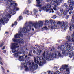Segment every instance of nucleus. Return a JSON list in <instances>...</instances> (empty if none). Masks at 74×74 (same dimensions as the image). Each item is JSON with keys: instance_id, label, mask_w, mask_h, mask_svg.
Wrapping results in <instances>:
<instances>
[{"instance_id": "nucleus-33", "label": "nucleus", "mask_w": 74, "mask_h": 74, "mask_svg": "<svg viewBox=\"0 0 74 74\" xmlns=\"http://www.w3.org/2000/svg\"><path fill=\"white\" fill-rule=\"evenodd\" d=\"M3 45L4 44L2 43V44L0 45V47H2V46H3Z\"/></svg>"}, {"instance_id": "nucleus-30", "label": "nucleus", "mask_w": 74, "mask_h": 74, "mask_svg": "<svg viewBox=\"0 0 74 74\" xmlns=\"http://www.w3.org/2000/svg\"><path fill=\"white\" fill-rule=\"evenodd\" d=\"M32 51H31V52H29V56H32V55H31V54H32Z\"/></svg>"}, {"instance_id": "nucleus-16", "label": "nucleus", "mask_w": 74, "mask_h": 74, "mask_svg": "<svg viewBox=\"0 0 74 74\" xmlns=\"http://www.w3.org/2000/svg\"><path fill=\"white\" fill-rule=\"evenodd\" d=\"M48 74H59V72L58 71H57L56 73H54L53 72H51V71H48Z\"/></svg>"}, {"instance_id": "nucleus-5", "label": "nucleus", "mask_w": 74, "mask_h": 74, "mask_svg": "<svg viewBox=\"0 0 74 74\" xmlns=\"http://www.w3.org/2000/svg\"><path fill=\"white\" fill-rule=\"evenodd\" d=\"M36 7H39V11L41 12L42 10H44L46 12L49 11V10L51 9V5L48 4L47 5H45L44 6H43L41 5L38 4L36 5Z\"/></svg>"}, {"instance_id": "nucleus-35", "label": "nucleus", "mask_w": 74, "mask_h": 74, "mask_svg": "<svg viewBox=\"0 0 74 74\" xmlns=\"http://www.w3.org/2000/svg\"><path fill=\"white\" fill-rule=\"evenodd\" d=\"M14 25H17V22H15Z\"/></svg>"}, {"instance_id": "nucleus-42", "label": "nucleus", "mask_w": 74, "mask_h": 74, "mask_svg": "<svg viewBox=\"0 0 74 74\" xmlns=\"http://www.w3.org/2000/svg\"><path fill=\"white\" fill-rule=\"evenodd\" d=\"M47 0V1H48V2L49 1H50V0Z\"/></svg>"}, {"instance_id": "nucleus-50", "label": "nucleus", "mask_w": 74, "mask_h": 74, "mask_svg": "<svg viewBox=\"0 0 74 74\" xmlns=\"http://www.w3.org/2000/svg\"><path fill=\"white\" fill-rule=\"evenodd\" d=\"M1 1H2L3 0H0Z\"/></svg>"}, {"instance_id": "nucleus-29", "label": "nucleus", "mask_w": 74, "mask_h": 74, "mask_svg": "<svg viewBox=\"0 0 74 74\" xmlns=\"http://www.w3.org/2000/svg\"><path fill=\"white\" fill-rule=\"evenodd\" d=\"M21 19H22V16H20L19 17V20L21 21Z\"/></svg>"}, {"instance_id": "nucleus-31", "label": "nucleus", "mask_w": 74, "mask_h": 74, "mask_svg": "<svg viewBox=\"0 0 74 74\" xmlns=\"http://www.w3.org/2000/svg\"><path fill=\"white\" fill-rule=\"evenodd\" d=\"M34 11L35 12H36L38 11V10H37L36 9H34Z\"/></svg>"}, {"instance_id": "nucleus-13", "label": "nucleus", "mask_w": 74, "mask_h": 74, "mask_svg": "<svg viewBox=\"0 0 74 74\" xmlns=\"http://www.w3.org/2000/svg\"><path fill=\"white\" fill-rule=\"evenodd\" d=\"M42 52V51L40 50H38L37 51H35V50H34L33 51V53H36L37 55H40V53H41V52Z\"/></svg>"}, {"instance_id": "nucleus-47", "label": "nucleus", "mask_w": 74, "mask_h": 74, "mask_svg": "<svg viewBox=\"0 0 74 74\" xmlns=\"http://www.w3.org/2000/svg\"><path fill=\"white\" fill-rule=\"evenodd\" d=\"M46 72H45L44 73V74H46Z\"/></svg>"}, {"instance_id": "nucleus-18", "label": "nucleus", "mask_w": 74, "mask_h": 74, "mask_svg": "<svg viewBox=\"0 0 74 74\" xmlns=\"http://www.w3.org/2000/svg\"><path fill=\"white\" fill-rule=\"evenodd\" d=\"M69 30L70 31H72L73 30V29H74V24L70 25L69 27Z\"/></svg>"}, {"instance_id": "nucleus-32", "label": "nucleus", "mask_w": 74, "mask_h": 74, "mask_svg": "<svg viewBox=\"0 0 74 74\" xmlns=\"http://www.w3.org/2000/svg\"><path fill=\"white\" fill-rule=\"evenodd\" d=\"M64 5L65 7H67H67H68L67 6V4H66L65 3L64 4Z\"/></svg>"}, {"instance_id": "nucleus-27", "label": "nucleus", "mask_w": 74, "mask_h": 74, "mask_svg": "<svg viewBox=\"0 0 74 74\" xmlns=\"http://www.w3.org/2000/svg\"><path fill=\"white\" fill-rule=\"evenodd\" d=\"M56 17L57 16H56L55 15H54L53 16V19H56Z\"/></svg>"}, {"instance_id": "nucleus-37", "label": "nucleus", "mask_w": 74, "mask_h": 74, "mask_svg": "<svg viewBox=\"0 0 74 74\" xmlns=\"http://www.w3.org/2000/svg\"><path fill=\"white\" fill-rule=\"evenodd\" d=\"M72 12H71V11H70L69 12V14H70V15H71V14Z\"/></svg>"}, {"instance_id": "nucleus-23", "label": "nucleus", "mask_w": 74, "mask_h": 74, "mask_svg": "<svg viewBox=\"0 0 74 74\" xmlns=\"http://www.w3.org/2000/svg\"><path fill=\"white\" fill-rule=\"evenodd\" d=\"M41 0L42 1L43 0ZM36 1L38 4H40V3H41V2L40 1V0H36Z\"/></svg>"}, {"instance_id": "nucleus-19", "label": "nucleus", "mask_w": 74, "mask_h": 74, "mask_svg": "<svg viewBox=\"0 0 74 74\" xmlns=\"http://www.w3.org/2000/svg\"><path fill=\"white\" fill-rule=\"evenodd\" d=\"M19 60L20 61V62H23L24 61V58H23V57L22 56H20Z\"/></svg>"}, {"instance_id": "nucleus-7", "label": "nucleus", "mask_w": 74, "mask_h": 74, "mask_svg": "<svg viewBox=\"0 0 74 74\" xmlns=\"http://www.w3.org/2000/svg\"><path fill=\"white\" fill-rule=\"evenodd\" d=\"M62 0H50L51 1V4L54 10L56 11L57 9L56 7L57 5H59L60 3H62Z\"/></svg>"}, {"instance_id": "nucleus-11", "label": "nucleus", "mask_w": 74, "mask_h": 74, "mask_svg": "<svg viewBox=\"0 0 74 74\" xmlns=\"http://www.w3.org/2000/svg\"><path fill=\"white\" fill-rule=\"evenodd\" d=\"M51 25H49L48 27L50 29H55L57 27V25L55 24V21H53L52 20H51Z\"/></svg>"}, {"instance_id": "nucleus-34", "label": "nucleus", "mask_w": 74, "mask_h": 74, "mask_svg": "<svg viewBox=\"0 0 74 74\" xmlns=\"http://www.w3.org/2000/svg\"><path fill=\"white\" fill-rule=\"evenodd\" d=\"M28 3H29V4H30V3H31V1L28 0Z\"/></svg>"}, {"instance_id": "nucleus-12", "label": "nucleus", "mask_w": 74, "mask_h": 74, "mask_svg": "<svg viewBox=\"0 0 74 74\" xmlns=\"http://www.w3.org/2000/svg\"><path fill=\"white\" fill-rule=\"evenodd\" d=\"M58 49H60L61 51L62 52V54H65L66 51L64 49V46L63 45H62L60 46H59L58 47Z\"/></svg>"}, {"instance_id": "nucleus-52", "label": "nucleus", "mask_w": 74, "mask_h": 74, "mask_svg": "<svg viewBox=\"0 0 74 74\" xmlns=\"http://www.w3.org/2000/svg\"><path fill=\"white\" fill-rule=\"evenodd\" d=\"M31 14H32V12L31 13Z\"/></svg>"}, {"instance_id": "nucleus-49", "label": "nucleus", "mask_w": 74, "mask_h": 74, "mask_svg": "<svg viewBox=\"0 0 74 74\" xmlns=\"http://www.w3.org/2000/svg\"><path fill=\"white\" fill-rule=\"evenodd\" d=\"M37 15H36V17H37Z\"/></svg>"}, {"instance_id": "nucleus-43", "label": "nucleus", "mask_w": 74, "mask_h": 74, "mask_svg": "<svg viewBox=\"0 0 74 74\" xmlns=\"http://www.w3.org/2000/svg\"><path fill=\"white\" fill-rule=\"evenodd\" d=\"M7 72L8 73V72H9V71L8 70H7Z\"/></svg>"}, {"instance_id": "nucleus-28", "label": "nucleus", "mask_w": 74, "mask_h": 74, "mask_svg": "<svg viewBox=\"0 0 74 74\" xmlns=\"http://www.w3.org/2000/svg\"><path fill=\"white\" fill-rule=\"evenodd\" d=\"M48 23H49V21L48 20H46L45 21V24H48Z\"/></svg>"}, {"instance_id": "nucleus-20", "label": "nucleus", "mask_w": 74, "mask_h": 74, "mask_svg": "<svg viewBox=\"0 0 74 74\" xmlns=\"http://www.w3.org/2000/svg\"><path fill=\"white\" fill-rule=\"evenodd\" d=\"M23 14H29V11L28 10H27L26 11L25 10L24 12H23Z\"/></svg>"}, {"instance_id": "nucleus-51", "label": "nucleus", "mask_w": 74, "mask_h": 74, "mask_svg": "<svg viewBox=\"0 0 74 74\" xmlns=\"http://www.w3.org/2000/svg\"><path fill=\"white\" fill-rule=\"evenodd\" d=\"M26 50H27V49H26Z\"/></svg>"}, {"instance_id": "nucleus-44", "label": "nucleus", "mask_w": 74, "mask_h": 74, "mask_svg": "<svg viewBox=\"0 0 74 74\" xmlns=\"http://www.w3.org/2000/svg\"><path fill=\"white\" fill-rule=\"evenodd\" d=\"M5 33H6V34H7V33H8V32H5Z\"/></svg>"}, {"instance_id": "nucleus-39", "label": "nucleus", "mask_w": 74, "mask_h": 74, "mask_svg": "<svg viewBox=\"0 0 74 74\" xmlns=\"http://www.w3.org/2000/svg\"><path fill=\"white\" fill-rule=\"evenodd\" d=\"M4 49H5V46H4L2 48V49L3 50Z\"/></svg>"}, {"instance_id": "nucleus-48", "label": "nucleus", "mask_w": 74, "mask_h": 74, "mask_svg": "<svg viewBox=\"0 0 74 74\" xmlns=\"http://www.w3.org/2000/svg\"><path fill=\"white\" fill-rule=\"evenodd\" d=\"M71 0H69V1H71Z\"/></svg>"}, {"instance_id": "nucleus-14", "label": "nucleus", "mask_w": 74, "mask_h": 74, "mask_svg": "<svg viewBox=\"0 0 74 74\" xmlns=\"http://www.w3.org/2000/svg\"><path fill=\"white\" fill-rule=\"evenodd\" d=\"M66 67H68V65H64L60 69V71H62L64 69H66Z\"/></svg>"}, {"instance_id": "nucleus-45", "label": "nucleus", "mask_w": 74, "mask_h": 74, "mask_svg": "<svg viewBox=\"0 0 74 74\" xmlns=\"http://www.w3.org/2000/svg\"><path fill=\"white\" fill-rule=\"evenodd\" d=\"M32 30H33V31H34V29H33V28L32 29Z\"/></svg>"}, {"instance_id": "nucleus-9", "label": "nucleus", "mask_w": 74, "mask_h": 74, "mask_svg": "<svg viewBox=\"0 0 74 74\" xmlns=\"http://www.w3.org/2000/svg\"><path fill=\"white\" fill-rule=\"evenodd\" d=\"M67 38L68 40V41L67 42L65 45L66 48V50L67 51H69L70 49H71L70 47L71 45V43H70L71 40H70V37L68 36L67 37Z\"/></svg>"}, {"instance_id": "nucleus-2", "label": "nucleus", "mask_w": 74, "mask_h": 74, "mask_svg": "<svg viewBox=\"0 0 74 74\" xmlns=\"http://www.w3.org/2000/svg\"><path fill=\"white\" fill-rule=\"evenodd\" d=\"M52 49H51V51L49 54H48V51L45 52L42 51V55L43 56L36 57V58L34 57V61L35 63H37L38 64L39 66H42L43 63H45V60L47 59H49L50 58H56L57 56H61V52L58 51H52Z\"/></svg>"}, {"instance_id": "nucleus-41", "label": "nucleus", "mask_w": 74, "mask_h": 74, "mask_svg": "<svg viewBox=\"0 0 74 74\" xmlns=\"http://www.w3.org/2000/svg\"><path fill=\"white\" fill-rule=\"evenodd\" d=\"M14 24H12V27H13V26H14Z\"/></svg>"}, {"instance_id": "nucleus-4", "label": "nucleus", "mask_w": 74, "mask_h": 74, "mask_svg": "<svg viewBox=\"0 0 74 74\" xmlns=\"http://www.w3.org/2000/svg\"><path fill=\"white\" fill-rule=\"evenodd\" d=\"M18 44L16 43H12L11 45V49L12 51V52L14 53V57L16 58H19V54H21L23 53L24 54L25 53V51L22 49V47L20 46V50H21L20 51V53L18 52V50H16V48L18 47L19 46H18Z\"/></svg>"}, {"instance_id": "nucleus-8", "label": "nucleus", "mask_w": 74, "mask_h": 74, "mask_svg": "<svg viewBox=\"0 0 74 74\" xmlns=\"http://www.w3.org/2000/svg\"><path fill=\"white\" fill-rule=\"evenodd\" d=\"M7 2L6 3L7 8L9 9L11 7L15 5L16 6H17V3H15V1H12V0H7Z\"/></svg>"}, {"instance_id": "nucleus-6", "label": "nucleus", "mask_w": 74, "mask_h": 74, "mask_svg": "<svg viewBox=\"0 0 74 74\" xmlns=\"http://www.w3.org/2000/svg\"><path fill=\"white\" fill-rule=\"evenodd\" d=\"M68 2L69 4V8L67 7L66 8V10L63 12V14L64 15H66L68 13V12L69 11V10L72 11L73 10V5L74 4V2L73 0L71 1H68Z\"/></svg>"}, {"instance_id": "nucleus-3", "label": "nucleus", "mask_w": 74, "mask_h": 74, "mask_svg": "<svg viewBox=\"0 0 74 74\" xmlns=\"http://www.w3.org/2000/svg\"><path fill=\"white\" fill-rule=\"evenodd\" d=\"M25 63L23 64L24 66V67L25 69V71H29V70H32L33 69H37L38 67V65L36 64L34 66V63L33 61L32 60L29 61L28 59H26L28 58L29 59V57H27V56H26L25 57Z\"/></svg>"}, {"instance_id": "nucleus-25", "label": "nucleus", "mask_w": 74, "mask_h": 74, "mask_svg": "<svg viewBox=\"0 0 74 74\" xmlns=\"http://www.w3.org/2000/svg\"><path fill=\"white\" fill-rule=\"evenodd\" d=\"M71 21L72 22L74 23V15L72 16V19L71 20Z\"/></svg>"}, {"instance_id": "nucleus-1", "label": "nucleus", "mask_w": 74, "mask_h": 74, "mask_svg": "<svg viewBox=\"0 0 74 74\" xmlns=\"http://www.w3.org/2000/svg\"><path fill=\"white\" fill-rule=\"evenodd\" d=\"M44 21H39L38 22L39 25H37L35 23L33 24H31L29 25H28V23H26L23 29H21L20 31L19 32V33L16 34L14 36V37L12 39V40L14 42L17 43H24L23 40L22 39H18L17 40V38H19L20 36L21 37H23V35L22 34V33H26L27 31H30L31 30V27H34L36 29H38L41 27H42L43 26V22Z\"/></svg>"}, {"instance_id": "nucleus-24", "label": "nucleus", "mask_w": 74, "mask_h": 74, "mask_svg": "<svg viewBox=\"0 0 74 74\" xmlns=\"http://www.w3.org/2000/svg\"><path fill=\"white\" fill-rule=\"evenodd\" d=\"M60 11L61 13H63V11H64V10H63V9L62 8L60 9Z\"/></svg>"}, {"instance_id": "nucleus-36", "label": "nucleus", "mask_w": 74, "mask_h": 74, "mask_svg": "<svg viewBox=\"0 0 74 74\" xmlns=\"http://www.w3.org/2000/svg\"><path fill=\"white\" fill-rule=\"evenodd\" d=\"M3 53H6V50H4L3 51Z\"/></svg>"}, {"instance_id": "nucleus-17", "label": "nucleus", "mask_w": 74, "mask_h": 74, "mask_svg": "<svg viewBox=\"0 0 74 74\" xmlns=\"http://www.w3.org/2000/svg\"><path fill=\"white\" fill-rule=\"evenodd\" d=\"M67 67H66V69H65L66 70V72L65 74H70V69L69 68H67Z\"/></svg>"}, {"instance_id": "nucleus-15", "label": "nucleus", "mask_w": 74, "mask_h": 74, "mask_svg": "<svg viewBox=\"0 0 74 74\" xmlns=\"http://www.w3.org/2000/svg\"><path fill=\"white\" fill-rule=\"evenodd\" d=\"M70 53L69 54V56L70 58H72L73 57L74 59V51H73L71 53H70V52H69Z\"/></svg>"}, {"instance_id": "nucleus-40", "label": "nucleus", "mask_w": 74, "mask_h": 74, "mask_svg": "<svg viewBox=\"0 0 74 74\" xmlns=\"http://www.w3.org/2000/svg\"><path fill=\"white\" fill-rule=\"evenodd\" d=\"M2 70H4V68H3L2 67H1Z\"/></svg>"}, {"instance_id": "nucleus-38", "label": "nucleus", "mask_w": 74, "mask_h": 74, "mask_svg": "<svg viewBox=\"0 0 74 74\" xmlns=\"http://www.w3.org/2000/svg\"><path fill=\"white\" fill-rule=\"evenodd\" d=\"M69 15H67V16H66V18H69Z\"/></svg>"}, {"instance_id": "nucleus-10", "label": "nucleus", "mask_w": 74, "mask_h": 74, "mask_svg": "<svg viewBox=\"0 0 74 74\" xmlns=\"http://www.w3.org/2000/svg\"><path fill=\"white\" fill-rule=\"evenodd\" d=\"M57 25H59L62 28H63V29L64 30H66L67 29V23L64 22V21H58L57 23Z\"/></svg>"}, {"instance_id": "nucleus-21", "label": "nucleus", "mask_w": 74, "mask_h": 74, "mask_svg": "<svg viewBox=\"0 0 74 74\" xmlns=\"http://www.w3.org/2000/svg\"><path fill=\"white\" fill-rule=\"evenodd\" d=\"M42 30H47L48 29V28L46 26H45L43 27V28H42Z\"/></svg>"}, {"instance_id": "nucleus-46", "label": "nucleus", "mask_w": 74, "mask_h": 74, "mask_svg": "<svg viewBox=\"0 0 74 74\" xmlns=\"http://www.w3.org/2000/svg\"><path fill=\"white\" fill-rule=\"evenodd\" d=\"M5 1H7V0H4Z\"/></svg>"}, {"instance_id": "nucleus-26", "label": "nucleus", "mask_w": 74, "mask_h": 74, "mask_svg": "<svg viewBox=\"0 0 74 74\" xmlns=\"http://www.w3.org/2000/svg\"><path fill=\"white\" fill-rule=\"evenodd\" d=\"M50 12H52V13H53L54 12V11H53V9H51V10L50 11Z\"/></svg>"}, {"instance_id": "nucleus-22", "label": "nucleus", "mask_w": 74, "mask_h": 74, "mask_svg": "<svg viewBox=\"0 0 74 74\" xmlns=\"http://www.w3.org/2000/svg\"><path fill=\"white\" fill-rule=\"evenodd\" d=\"M57 15H58L59 16H62V14H60V13L58 12H57Z\"/></svg>"}]
</instances>
